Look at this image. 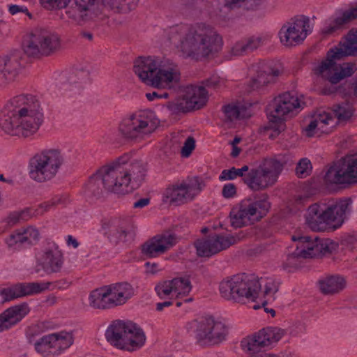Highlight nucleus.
I'll return each instance as SVG.
<instances>
[{"instance_id": "f257e3e1", "label": "nucleus", "mask_w": 357, "mask_h": 357, "mask_svg": "<svg viewBox=\"0 0 357 357\" xmlns=\"http://www.w3.org/2000/svg\"><path fill=\"white\" fill-rule=\"evenodd\" d=\"M167 38L184 56L195 60L214 55L222 45L216 30L204 23L172 26L167 31Z\"/></svg>"}, {"instance_id": "f03ea898", "label": "nucleus", "mask_w": 357, "mask_h": 357, "mask_svg": "<svg viewBox=\"0 0 357 357\" xmlns=\"http://www.w3.org/2000/svg\"><path fill=\"white\" fill-rule=\"evenodd\" d=\"M40 103L31 95L22 94L11 98L4 106L0 128L14 136L28 137L35 134L43 121Z\"/></svg>"}, {"instance_id": "7ed1b4c3", "label": "nucleus", "mask_w": 357, "mask_h": 357, "mask_svg": "<svg viewBox=\"0 0 357 357\" xmlns=\"http://www.w3.org/2000/svg\"><path fill=\"white\" fill-rule=\"evenodd\" d=\"M133 70L139 78L149 86L174 91L180 88L179 69L169 59L158 62L151 56H140L135 61Z\"/></svg>"}, {"instance_id": "20e7f679", "label": "nucleus", "mask_w": 357, "mask_h": 357, "mask_svg": "<svg viewBox=\"0 0 357 357\" xmlns=\"http://www.w3.org/2000/svg\"><path fill=\"white\" fill-rule=\"evenodd\" d=\"M345 56H357V31H350L338 47L328 52L326 59L313 70L314 74L331 84L351 76L356 70L354 63H337Z\"/></svg>"}, {"instance_id": "39448f33", "label": "nucleus", "mask_w": 357, "mask_h": 357, "mask_svg": "<svg viewBox=\"0 0 357 357\" xmlns=\"http://www.w3.org/2000/svg\"><path fill=\"white\" fill-rule=\"evenodd\" d=\"M139 0H74L73 3L61 13V18L69 20L78 25H83L105 17L107 8L115 13H128L134 10Z\"/></svg>"}, {"instance_id": "423d86ee", "label": "nucleus", "mask_w": 357, "mask_h": 357, "mask_svg": "<svg viewBox=\"0 0 357 357\" xmlns=\"http://www.w3.org/2000/svg\"><path fill=\"white\" fill-rule=\"evenodd\" d=\"M160 125L151 111H142L125 117L118 128L120 136L128 142L139 143L149 138Z\"/></svg>"}, {"instance_id": "0eeeda50", "label": "nucleus", "mask_w": 357, "mask_h": 357, "mask_svg": "<svg viewBox=\"0 0 357 357\" xmlns=\"http://www.w3.org/2000/svg\"><path fill=\"white\" fill-rule=\"evenodd\" d=\"M118 185L120 195H125L139 188L145 180L148 166L141 160L128 162L126 157L119 158L109 163Z\"/></svg>"}, {"instance_id": "6e6552de", "label": "nucleus", "mask_w": 357, "mask_h": 357, "mask_svg": "<svg viewBox=\"0 0 357 357\" xmlns=\"http://www.w3.org/2000/svg\"><path fill=\"white\" fill-rule=\"evenodd\" d=\"M284 164L275 158H265L255 168L249 171L248 165L238 169L244 183L254 191H261L273 186L278 181Z\"/></svg>"}, {"instance_id": "1a4fd4ad", "label": "nucleus", "mask_w": 357, "mask_h": 357, "mask_svg": "<svg viewBox=\"0 0 357 357\" xmlns=\"http://www.w3.org/2000/svg\"><path fill=\"white\" fill-rule=\"evenodd\" d=\"M261 284L255 276L246 273L235 275L223 280L219 286L221 296L236 303L245 298L254 300L257 297Z\"/></svg>"}, {"instance_id": "9d476101", "label": "nucleus", "mask_w": 357, "mask_h": 357, "mask_svg": "<svg viewBox=\"0 0 357 357\" xmlns=\"http://www.w3.org/2000/svg\"><path fill=\"white\" fill-rule=\"evenodd\" d=\"M64 161L63 155L59 149H44L31 158L29 176L38 183L49 181L56 176Z\"/></svg>"}, {"instance_id": "9b49d317", "label": "nucleus", "mask_w": 357, "mask_h": 357, "mask_svg": "<svg viewBox=\"0 0 357 357\" xmlns=\"http://www.w3.org/2000/svg\"><path fill=\"white\" fill-rule=\"evenodd\" d=\"M349 205L347 200H340L327 207L314 204L307 209L306 222L313 230L322 229L324 223L336 229L344 222Z\"/></svg>"}, {"instance_id": "f8f14e48", "label": "nucleus", "mask_w": 357, "mask_h": 357, "mask_svg": "<svg viewBox=\"0 0 357 357\" xmlns=\"http://www.w3.org/2000/svg\"><path fill=\"white\" fill-rule=\"evenodd\" d=\"M61 48L60 37L45 29H35L26 40L24 51L29 56H50Z\"/></svg>"}, {"instance_id": "ddd939ff", "label": "nucleus", "mask_w": 357, "mask_h": 357, "mask_svg": "<svg viewBox=\"0 0 357 357\" xmlns=\"http://www.w3.org/2000/svg\"><path fill=\"white\" fill-rule=\"evenodd\" d=\"M107 192L120 194L109 164L100 167L89 178L84 190L85 197L91 201L100 199Z\"/></svg>"}, {"instance_id": "4468645a", "label": "nucleus", "mask_w": 357, "mask_h": 357, "mask_svg": "<svg viewBox=\"0 0 357 357\" xmlns=\"http://www.w3.org/2000/svg\"><path fill=\"white\" fill-rule=\"evenodd\" d=\"M292 240L296 241L297 243L296 250L289 255L287 258L288 264L290 266L295 264V259H308L326 255L332 253L337 248V244L331 240H320L317 236L314 237V240L308 236H300L298 238L292 236Z\"/></svg>"}, {"instance_id": "2eb2a0df", "label": "nucleus", "mask_w": 357, "mask_h": 357, "mask_svg": "<svg viewBox=\"0 0 357 357\" xmlns=\"http://www.w3.org/2000/svg\"><path fill=\"white\" fill-rule=\"evenodd\" d=\"M207 101L208 95L205 86L189 85L183 89L182 93L176 98L167 102L166 107L172 114H178L199 109L206 105Z\"/></svg>"}, {"instance_id": "dca6fc26", "label": "nucleus", "mask_w": 357, "mask_h": 357, "mask_svg": "<svg viewBox=\"0 0 357 357\" xmlns=\"http://www.w3.org/2000/svg\"><path fill=\"white\" fill-rule=\"evenodd\" d=\"M300 107L301 104L294 94L286 92L279 96L275 100L273 109L270 112V127L273 130L270 137H275L284 131L286 126L283 117Z\"/></svg>"}, {"instance_id": "f3484780", "label": "nucleus", "mask_w": 357, "mask_h": 357, "mask_svg": "<svg viewBox=\"0 0 357 357\" xmlns=\"http://www.w3.org/2000/svg\"><path fill=\"white\" fill-rule=\"evenodd\" d=\"M324 180L331 184L357 183V154L346 155L326 172Z\"/></svg>"}, {"instance_id": "a211bd4d", "label": "nucleus", "mask_w": 357, "mask_h": 357, "mask_svg": "<svg viewBox=\"0 0 357 357\" xmlns=\"http://www.w3.org/2000/svg\"><path fill=\"white\" fill-rule=\"evenodd\" d=\"M310 32L309 17L301 15L284 24L279 31V36L283 45L292 47L301 43Z\"/></svg>"}, {"instance_id": "6ab92c4d", "label": "nucleus", "mask_w": 357, "mask_h": 357, "mask_svg": "<svg viewBox=\"0 0 357 357\" xmlns=\"http://www.w3.org/2000/svg\"><path fill=\"white\" fill-rule=\"evenodd\" d=\"M202 189L199 178L193 177L167 188L165 197L170 204L179 206L192 201Z\"/></svg>"}, {"instance_id": "aec40b11", "label": "nucleus", "mask_w": 357, "mask_h": 357, "mask_svg": "<svg viewBox=\"0 0 357 357\" xmlns=\"http://www.w3.org/2000/svg\"><path fill=\"white\" fill-rule=\"evenodd\" d=\"M240 240L239 235H214L208 238L196 241L195 246L198 256L209 257L236 244Z\"/></svg>"}, {"instance_id": "412c9836", "label": "nucleus", "mask_w": 357, "mask_h": 357, "mask_svg": "<svg viewBox=\"0 0 357 357\" xmlns=\"http://www.w3.org/2000/svg\"><path fill=\"white\" fill-rule=\"evenodd\" d=\"M178 239L174 232L165 231L144 243L142 245V252L148 258L157 257L176 245Z\"/></svg>"}, {"instance_id": "4be33fe9", "label": "nucleus", "mask_w": 357, "mask_h": 357, "mask_svg": "<svg viewBox=\"0 0 357 357\" xmlns=\"http://www.w3.org/2000/svg\"><path fill=\"white\" fill-rule=\"evenodd\" d=\"M72 344V335L61 332L43 336L35 343V349L43 356L50 357L68 348Z\"/></svg>"}, {"instance_id": "5701e85b", "label": "nucleus", "mask_w": 357, "mask_h": 357, "mask_svg": "<svg viewBox=\"0 0 357 357\" xmlns=\"http://www.w3.org/2000/svg\"><path fill=\"white\" fill-rule=\"evenodd\" d=\"M196 335L201 341L218 344L225 340L227 331L224 324L212 317H203L197 321Z\"/></svg>"}, {"instance_id": "b1692460", "label": "nucleus", "mask_w": 357, "mask_h": 357, "mask_svg": "<svg viewBox=\"0 0 357 357\" xmlns=\"http://www.w3.org/2000/svg\"><path fill=\"white\" fill-rule=\"evenodd\" d=\"M102 229L105 231L110 241L115 243L126 241L127 237H132L134 234L131 223L124 220L105 222L102 224Z\"/></svg>"}, {"instance_id": "393cba45", "label": "nucleus", "mask_w": 357, "mask_h": 357, "mask_svg": "<svg viewBox=\"0 0 357 357\" xmlns=\"http://www.w3.org/2000/svg\"><path fill=\"white\" fill-rule=\"evenodd\" d=\"M130 321L115 320L107 328L105 333L107 340L114 347L123 349L130 325Z\"/></svg>"}, {"instance_id": "a878e982", "label": "nucleus", "mask_w": 357, "mask_h": 357, "mask_svg": "<svg viewBox=\"0 0 357 357\" xmlns=\"http://www.w3.org/2000/svg\"><path fill=\"white\" fill-rule=\"evenodd\" d=\"M230 218L231 225L236 228L259 220L255 215V208L251 206L249 200H243L238 208H233L230 213Z\"/></svg>"}, {"instance_id": "bb28decb", "label": "nucleus", "mask_w": 357, "mask_h": 357, "mask_svg": "<svg viewBox=\"0 0 357 357\" xmlns=\"http://www.w3.org/2000/svg\"><path fill=\"white\" fill-rule=\"evenodd\" d=\"M30 311L27 303L10 307L0 314V333L20 322Z\"/></svg>"}, {"instance_id": "cd10ccee", "label": "nucleus", "mask_w": 357, "mask_h": 357, "mask_svg": "<svg viewBox=\"0 0 357 357\" xmlns=\"http://www.w3.org/2000/svg\"><path fill=\"white\" fill-rule=\"evenodd\" d=\"M280 75L278 69L273 68L270 65L261 64L257 70L256 75L250 82L251 90L261 91L268 84L275 82V77Z\"/></svg>"}, {"instance_id": "c85d7f7f", "label": "nucleus", "mask_w": 357, "mask_h": 357, "mask_svg": "<svg viewBox=\"0 0 357 357\" xmlns=\"http://www.w3.org/2000/svg\"><path fill=\"white\" fill-rule=\"evenodd\" d=\"M335 119L326 112L321 111L314 116L310 124L306 127L305 131L308 137L312 136V132L317 129L321 132H329L335 125Z\"/></svg>"}, {"instance_id": "c756f323", "label": "nucleus", "mask_w": 357, "mask_h": 357, "mask_svg": "<svg viewBox=\"0 0 357 357\" xmlns=\"http://www.w3.org/2000/svg\"><path fill=\"white\" fill-rule=\"evenodd\" d=\"M127 338L123 350L128 351L140 349L144 345L146 339L143 330L133 322L130 325Z\"/></svg>"}, {"instance_id": "7c9ffc66", "label": "nucleus", "mask_w": 357, "mask_h": 357, "mask_svg": "<svg viewBox=\"0 0 357 357\" xmlns=\"http://www.w3.org/2000/svg\"><path fill=\"white\" fill-rule=\"evenodd\" d=\"M319 287L323 294L334 295L345 288L346 281L342 277L331 275L320 280Z\"/></svg>"}, {"instance_id": "2f4dec72", "label": "nucleus", "mask_w": 357, "mask_h": 357, "mask_svg": "<svg viewBox=\"0 0 357 357\" xmlns=\"http://www.w3.org/2000/svg\"><path fill=\"white\" fill-rule=\"evenodd\" d=\"M40 264L47 273L59 272L63 265L62 255L59 251L48 250L42 256Z\"/></svg>"}, {"instance_id": "473e14b6", "label": "nucleus", "mask_w": 357, "mask_h": 357, "mask_svg": "<svg viewBox=\"0 0 357 357\" xmlns=\"http://www.w3.org/2000/svg\"><path fill=\"white\" fill-rule=\"evenodd\" d=\"M17 63L8 56L0 59V84L5 85L13 82L17 75Z\"/></svg>"}, {"instance_id": "72a5a7b5", "label": "nucleus", "mask_w": 357, "mask_h": 357, "mask_svg": "<svg viewBox=\"0 0 357 357\" xmlns=\"http://www.w3.org/2000/svg\"><path fill=\"white\" fill-rule=\"evenodd\" d=\"M262 44V38L252 36L237 42L231 49L234 56H243L257 50Z\"/></svg>"}, {"instance_id": "f704fd0d", "label": "nucleus", "mask_w": 357, "mask_h": 357, "mask_svg": "<svg viewBox=\"0 0 357 357\" xmlns=\"http://www.w3.org/2000/svg\"><path fill=\"white\" fill-rule=\"evenodd\" d=\"M243 350L248 352L258 354L259 350L265 347L268 346L266 342L264 336L261 331L255 333L252 336L244 338L241 343Z\"/></svg>"}, {"instance_id": "c9c22d12", "label": "nucleus", "mask_w": 357, "mask_h": 357, "mask_svg": "<svg viewBox=\"0 0 357 357\" xmlns=\"http://www.w3.org/2000/svg\"><path fill=\"white\" fill-rule=\"evenodd\" d=\"M50 283L27 282L16 284L17 289L20 297L40 294L47 289Z\"/></svg>"}, {"instance_id": "e433bc0d", "label": "nucleus", "mask_w": 357, "mask_h": 357, "mask_svg": "<svg viewBox=\"0 0 357 357\" xmlns=\"http://www.w3.org/2000/svg\"><path fill=\"white\" fill-rule=\"evenodd\" d=\"M89 305L96 309L109 308L105 287L92 291L89 297Z\"/></svg>"}, {"instance_id": "4c0bfd02", "label": "nucleus", "mask_w": 357, "mask_h": 357, "mask_svg": "<svg viewBox=\"0 0 357 357\" xmlns=\"http://www.w3.org/2000/svg\"><path fill=\"white\" fill-rule=\"evenodd\" d=\"M225 116L230 121L245 119L250 116L247 109L241 105L229 104L223 108Z\"/></svg>"}, {"instance_id": "58836bf2", "label": "nucleus", "mask_w": 357, "mask_h": 357, "mask_svg": "<svg viewBox=\"0 0 357 357\" xmlns=\"http://www.w3.org/2000/svg\"><path fill=\"white\" fill-rule=\"evenodd\" d=\"M31 208H26L21 211H14L10 213L4 220L3 222L6 223L8 227H13L14 225L20 223L21 221L29 220L33 215Z\"/></svg>"}, {"instance_id": "ea45409f", "label": "nucleus", "mask_w": 357, "mask_h": 357, "mask_svg": "<svg viewBox=\"0 0 357 357\" xmlns=\"http://www.w3.org/2000/svg\"><path fill=\"white\" fill-rule=\"evenodd\" d=\"M261 331L268 346L278 342L286 333L284 329L278 327H268Z\"/></svg>"}, {"instance_id": "a19ab883", "label": "nucleus", "mask_w": 357, "mask_h": 357, "mask_svg": "<svg viewBox=\"0 0 357 357\" xmlns=\"http://www.w3.org/2000/svg\"><path fill=\"white\" fill-rule=\"evenodd\" d=\"M333 112L338 121H346L353 115L352 106L348 102H342L333 106Z\"/></svg>"}, {"instance_id": "79ce46f5", "label": "nucleus", "mask_w": 357, "mask_h": 357, "mask_svg": "<svg viewBox=\"0 0 357 357\" xmlns=\"http://www.w3.org/2000/svg\"><path fill=\"white\" fill-rule=\"evenodd\" d=\"M112 285L116 289L117 297H119L123 304L134 294L133 288L129 283L122 282L113 284Z\"/></svg>"}, {"instance_id": "37998d69", "label": "nucleus", "mask_w": 357, "mask_h": 357, "mask_svg": "<svg viewBox=\"0 0 357 357\" xmlns=\"http://www.w3.org/2000/svg\"><path fill=\"white\" fill-rule=\"evenodd\" d=\"M174 293L177 294H187L192 289L190 281L187 278H177L172 280Z\"/></svg>"}, {"instance_id": "c03bdc74", "label": "nucleus", "mask_w": 357, "mask_h": 357, "mask_svg": "<svg viewBox=\"0 0 357 357\" xmlns=\"http://www.w3.org/2000/svg\"><path fill=\"white\" fill-rule=\"evenodd\" d=\"M5 243L9 249H18L24 244L21 229L12 232L6 239Z\"/></svg>"}, {"instance_id": "a18cd8bd", "label": "nucleus", "mask_w": 357, "mask_h": 357, "mask_svg": "<svg viewBox=\"0 0 357 357\" xmlns=\"http://www.w3.org/2000/svg\"><path fill=\"white\" fill-rule=\"evenodd\" d=\"M24 244H33L39 239V231L33 227L20 229Z\"/></svg>"}, {"instance_id": "49530a36", "label": "nucleus", "mask_w": 357, "mask_h": 357, "mask_svg": "<svg viewBox=\"0 0 357 357\" xmlns=\"http://www.w3.org/2000/svg\"><path fill=\"white\" fill-rule=\"evenodd\" d=\"M250 205L255 208V215L259 220L265 215L270 208V203L264 199L254 202H250Z\"/></svg>"}, {"instance_id": "de8ad7c7", "label": "nucleus", "mask_w": 357, "mask_h": 357, "mask_svg": "<svg viewBox=\"0 0 357 357\" xmlns=\"http://www.w3.org/2000/svg\"><path fill=\"white\" fill-rule=\"evenodd\" d=\"M155 290L161 298H165L174 293L172 280H167L156 285Z\"/></svg>"}, {"instance_id": "09e8293b", "label": "nucleus", "mask_w": 357, "mask_h": 357, "mask_svg": "<svg viewBox=\"0 0 357 357\" xmlns=\"http://www.w3.org/2000/svg\"><path fill=\"white\" fill-rule=\"evenodd\" d=\"M312 170V165L307 158L301 159L296 167V174L300 178H305Z\"/></svg>"}, {"instance_id": "8fccbe9b", "label": "nucleus", "mask_w": 357, "mask_h": 357, "mask_svg": "<svg viewBox=\"0 0 357 357\" xmlns=\"http://www.w3.org/2000/svg\"><path fill=\"white\" fill-rule=\"evenodd\" d=\"M17 289V286L15 284L10 287L0 289V296L2 297L1 303H5L20 298L18 290Z\"/></svg>"}, {"instance_id": "3c124183", "label": "nucleus", "mask_w": 357, "mask_h": 357, "mask_svg": "<svg viewBox=\"0 0 357 357\" xmlns=\"http://www.w3.org/2000/svg\"><path fill=\"white\" fill-rule=\"evenodd\" d=\"M105 289L107 295V301L109 303V308L123 304L122 301L120 300L119 297H117V294L115 291L116 289L112 284L105 286Z\"/></svg>"}, {"instance_id": "603ef678", "label": "nucleus", "mask_w": 357, "mask_h": 357, "mask_svg": "<svg viewBox=\"0 0 357 357\" xmlns=\"http://www.w3.org/2000/svg\"><path fill=\"white\" fill-rule=\"evenodd\" d=\"M41 5L47 10L66 8L70 0H40Z\"/></svg>"}, {"instance_id": "864d4df0", "label": "nucleus", "mask_w": 357, "mask_h": 357, "mask_svg": "<svg viewBox=\"0 0 357 357\" xmlns=\"http://www.w3.org/2000/svg\"><path fill=\"white\" fill-rule=\"evenodd\" d=\"M357 17V5L346 10L341 17H337V22L339 24H344Z\"/></svg>"}, {"instance_id": "5fc2aeb1", "label": "nucleus", "mask_w": 357, "mask_h": 357, "mask_svg": "<svg viewBox=\"0 0 357 357\" xmlns=\"http://www.w3.org/2000/svg\"><path fill=\"white\" fill-rule=\"evenodd\" d=\"M241 177V171L235 167H231L229 169H225L222 172L219 178L220 181L232 180L236 177Z\"/></svg>"}, {"instance_id": "6e6d98bb", "label": "nucleus", "mask_w": 357, "mask_h": 357, "mask_svg": "<svg viewBox=\"0 0 357 357\" xmlns=\"http://www.w3.org/2000/svg\"><path fill=\"white\" fill-rule=\"evenodd\" d=\"M195 147V140L192 137H188L181 148V155L183 157H188Z\"/></svg>"}, {"instance_id": "4d7b16f0", "label": "nucleus", "mask_w": 357, "mask_h": 357, "mask_svg": "<svg viewBox=\"0 0 357 357\" xmlns=\"http://www.w3.org/2000/svg\"><path fill=\"white\" fill-rule=\"evenodd\" d=\"M8 11L13 15L22 13L26 14L30 19L32 18V15L29 12L28 8L24 6L15 4L9 5Z\"/></svg>"}, {"instance_id": "13d9d810", "label": "nucleus", "mask_w": 357, "mask_h": 357, "mask_svg": "<svg viewBox=\"0 0 357 357\" xmlns=\"http://www.w3.org/2000/svg\"><path fill=\"white\" fill-rule=\"evenodd\" d=\"M222 196L225 198H231L236 194V185L233 183H227L223 186L222 190Z\"/></svg>"}, {"instance_id": "bf43d9fd", "label": "nucleus", "mask_w": 357, "mask_h": 357, "mask_svg": "<svg viewBox=\"0 0 357 357\" xmlns=\"http://www.w3.org/2000/svg\"><path fill=\"white\" fill-rule=\"evenodd\" d=\"M342 243L348 249L352 250L357 243V239L354 236H347L342 239Z\"/></svg>"}, {"instance_id": "052dcab7", "label": "nucleus", "mask_w": 357, "mask_h": 357, "mask_svg": "<svg viewBox=\"0 0 357 357\" xmlns=\"http://www.w3.org/2000/svg\"><path fill=\"white\" fill-rule=\"evenodd\" d=\"M68 196L67 195H61L53 197L50 200V202L51 205L54 207L57 205L65 204L68 201Z\"/></svg>"}, {"instance_id": "680f3d73", "label": "nucleus", "mask_w": 357, "mask_h": 357, "mask_svg": "<svg viewBox=\"0 0 357 357\" xmlns=\"http://www.w3.org/2000/svg\"><path fill=\"white\" fill-rule=\"evenodd\" d=\"M343 24H339L337 22V18L334 20L333 23H331L328 26L322 30V33L324 35H329L333 33L335 30L340 28Z\"/></svg>"}, {"instance_id": "e2e57ef3", "label": "nucleus", "mask_w": 357, "mask_h": 357, "mask_svg": "<svg viewBox=\"0 0 357 357\" xmlns=\"http://www.w3.org/2000/svg\"><path fill=\"white\" fill-rule=\"evenodd\" d=\"M144 266L147 273L155 274L160 271L159 265L156 263L146 262Z\"/></svg>"}, {"instance_id": "0e129e2a", "label": "nucleus", "mask_w": 357, "mask_h": 357, "mask_svg": "<svg viewBox=\"0 0 357 357\" xmlns=\"http://www.w3.org/2000/svg\"><path fill=\"white\" fill-rule=\"evenodd\" d=\"M52 207L54 206L51 205L50 201H48L41 204L38 208L36 210V212L37 214H43L45 211H47Z\"/></svg>"}, {"instance_id": "69168bd1", "label": "nucleus", "mask_w": 357, "mask_h": 357, "mask_svg": "<svg viewBox=\"0 0 357 357\" xmlns=\"http://www.w3.org/2000/svg\"><path fill=\"white\" fill-rule=\"evenodd\" d=\"M150 203L149 198H142L135 202L133 204L134 208H143Z\"/></svg>"}, {"instance_id": "338daca9", "label": "nucleus", "mask_w": 357, "mask_h": 357, "mask_svg": "<svg viewBox=\"0 0 357 357\" xmlns=\"http://www.w3.org/2000/svg\"><path fill=\"white\" fill-rule=\"evenodd\" d=\"M67 243L68 245H72L74 248H77L79 246L77 241L71 235L68 236Z\"/></svg>"}, {"instance_id": "774afa93", "label": "nucleus", "mask_w": 357, "mask_h": 357, "mask_svg": "<svg viewBox=\"0 0 357 357\" xmlns=\"http://www.w3.org/2000/svg\"><path fill=\"white\" fill-rule=\"evenodd\" d=\"M172 305V301H165L162 303H158L156 304V310L159 312L162 311L165 307H169Z\"/></svg>"}]
</instances>
